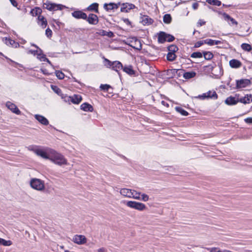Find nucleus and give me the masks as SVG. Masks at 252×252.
Segmentation results:
<instances>
[{
  "mask_svg": "<svg viewBox=\"0 0 252 252\" xmlns=\"http://www.w3.org/2000/svg\"><path fill=\"white\" fill-rule=\"evenodd\" d=\"M50 161L59 165L67 164V160L60 153H57L54 150H52L50 159Z\"/></svg>",
  "mask_w": 252,
  "mask_h": 252,
  "instance_id": "f257e3e1",
  "label": "nucleus"
},
{
  "mask_svg": "<svg viewBox=\"0 0 252 252\" xmlns=\"http://www.w3.org/2000/svg\"><path fill=\"white\" fill-rule=\"evenodd\" d=\"M30 184L32 188L39 191H44L45 188L44 182L39 179L32 178Z\"/></svg>",
  "mask_w": 252,
  "mask_h": 252,
  "instance_id": "f03ea898",
  "label": "nucleus"
},
{
  "mask_svg": "<svg viewBox=\"0 0 252 252\" xmlns=\"http://www.w3.org/2000/svg\"><path fill=\"white\" fill-rule=\"evenodd\" d=\"M52 150L49 148H39L38 149L35 150V154L44 159H50Z\"/></svg>",
  "mask_w": 252,
  "mask_h": 252,
  "instance_id": "7ed1b4c3",
  "label": "nucleus"
},
{
  "mask_svg": "<svg viewBox=\"0 0 252 252\" xmlns=\"http://www.w3.org/2000/svg\"><path fill=\"white\" fill-rule=\"evenodd\" d=\"M43 7L49 11L62 10L63 8H65V6L62 4L51 3L48 1H46L43 3Z\"/></svg>",
  "mask_w": 252,
  "mask_h": 252,
  "instance_id": "20e7f679",
  "label": "nucleus"
},
{
  "mask_svg": "<svg viewBox=\"0 0 252 252\" xmlns=\"http://www.w3.org/2000/svg\"><path fill=\"white\" fill-rule=\"evenodd\" d=\"M126 205L129 208L140 211L145 210L147 208L144 204L134 201H128L126 202Z\"/></svg>",
  "mask_w": 252,
  "mask_h": 252,
  "instance_id": "39448f33",
  "label": "nucleus"
},
{
  "mask_svg": "<svg viewBox=\"0 0 252 252\" xmlns=\"http://www.w3.org/2000/svg\"><path fill=\"white\" fill-rule=\"evenodd\" d=\"M175 38L173 36L166 34L165 32H161L158 37V41L160 43H163L165 41L171 42L174 40Z\"/></svg>",
  "mask_w": 252,
  "mask_h": 252,
  "instance_id": "423d86ee",
  "label": "nucleus"
},
{
  "mask_svg": "<svg viewBox=\"0 0 252 252\" xmlns=\"http://www.w3.org/2000/svg\"><path fill=\"white\" fill-rule=\"evenodd\" d=\"M72 241L78 245H82L86 243L87 239L84 235H76L73 237Z\"/></svg>",
  "mask_w": 252,
  "mask_h": 252,
  "instance_id": "0eeeda50",
  "label": "nucleus"
},
{
  "mask_svg": "<svg viewBox=\"0 0 252 252\" xmlns=\"http://www.w3.org/2000/svg\"><path fill=\"white\" fill-rule=\"evenodd\" d=\"M251 81L247 79H243L236 81V87L239 89L244 88L251 84Z\"/></svg>",
  "mask_w": 252,
  "mask_h": 252,
  "instance_id": "6e6552de",
  "label": "nucleus"
},
{
  "mask_svg": "<svg viewBox=\"0 0 252 252\" xmlns=\"http://www.w3.org/2000/svg\"><path fill=\"white\" fill-rule=\"evenodd\" d=\"M129 45L138 50H140L142 49V44L140 41L135 37L132 38Z\"/></svg>",
  "mask_w": 252,
  "mask_h": 252,
  "instance_id": "1a4fd4ad",
  "label": "nucleus"
},
{
  "mask_svg": "<svg viewBox=\"0 0 252 252\" xmlns=\"http://www.w3.org/2000/svg\"><path fill=\"white\" fill-rule=\"evenodd\" d=\"M121 6V11L126 13L129 12L130 10L135 7L134 4L129 3H124L122 4Z\"/></svg>",
  "mask_w": 252,
  "mask_h": 252,
  "instance_id": "9d476101",
  "label": "nucleus"
},
{
  "mask_svg": "<svg viewBox=\"0 0 252 252\" xmlns=\"http://www.w3.org/2000/svg\"><path fill=\"white\" fill-rule=\"evenodd\" d=\"M6 106L10 109L13 113L19 115L21 113V111L18 108V107L16 106L14 103H11V102H7L6 103Z\"/></svg>",
  "mask_w": 252,
  "mask_h": 252,
  "instance_id": "9b49d317",
  "label": "nucleus"
},
{
  "mask_svg": "<svg viewBox=\"0 0 252 252\" xmlns=\"http://www.w3.org/2000/svg\"><path fill=\"white\" fill-rule=\"evenodd\" d=\"M72 15L76 19H87V14L81 11H75L72 13Z\"/></svg>",
  "mask_w": 252,
  "mask_h": 252,
  "instance_id": "f8f14e48",
  "label": "nucleus"
},
{
  "mask_svg": "<svg viewBox=\"0 0 252 252\" xmlns=\"http://www.w3.org/2000/svg\"><path fill=\"white\" fill-rule=\"evenodd\" d=\"M87 19L89 23L92 25L96 24L98 21L97 16L94 14H89V17Z\"/></svg>",
  "mask_w": 252,
  "mask_h": 252,
  "instance_id": "ddd939ff",
  "label": "nucleus"
},
{
  "mask_svg": "<svg viewBox=\"0 0 252 252\" xmlns=\"http://www.w3.org/2000/svg\"><path fill=\"white\" fill-rule=\"evenodd\" d=\"M131 189H122L120 190V194L126 197L131 198V195L132 194Z\"/></svg>",
  "mask_w": 252,
  "mask_h": 252,
  "instance_id": "4468645a",
  "label": "nucleus"
},
{
  "mask_svg": "<svg viewBox=\"0 0 252 252\" xmlns=\"http://www.w3.org/2000/svg\"><path fill=\"white\" fill-rule=\"evenodd\" d=\"M34 117L39 123L42 125H48L49 124L48 120L42 115L36 114L35 115Z\"/></svg>",
  "mask_w": 252,
  "mask_h": 252,
  "instance_id": "2eb2a0df",
  "label": "nucleus"
},
{
  "mask_svg": "<svg viewBox=\"0 0 252 252\" xmlns=\"http://www.w3.org/2000/svg\"><path fill=\"white\" fill-rule=\"evenodd\" d=\"M229 65L232 68H237L241 66L242 63L237 60L232 59L229 61Z\"/></svg>",
  "mask_w": 252,
  "mask_h": 252,
  "instance_id": "dca6fc26",
  "label": "nucleus"
},
{
  "mask_svg": "<svg viewBox=\"0 0 252 252\" xmlns=\"http://www.w3.org/2000/svg\"><path fill=\"white\" fill-rule=\"evenodd\" d=\"M80 107L82 110L86 112H93L94 110L93 106L88 103H84L82 104Z\"/></svg>",
  "mask_w": 252,
  "mask_h": 252,
  "instance_id": "f3484780",
  "label": "nucleus"
},
{
  "mask_svg": "<svg viewBox=\"0 0 252 252\" xmlns=\"http://www.w3.org/2000/svg\"><path fill=\"white\" fill-rule=\"evenodd\" d=\"M239 101L238 98L236 99L232 96L227 97L225 100V103L227 105H235Z\"/></svg>",
  "mask_w": 252,
  "mask_h": 252,
  "instance_id": "a211bd4d",
  "label": "nucleus"
},
{
  "mask_svg": "<svg viewBox=\"0 0 252 252\" xmlns=\"http://www.w3.org/2000/svg\"><path fill=\"white\" fill-rule=\"evenodd\" d=\"M222 16L223 17L224 19L228 22L230 21L231 22V25H236L237 26L238 24V23L233 18L231 17L229 15L225 13H223L222 14Z\"/></svg>",
  "mask_w": 252,
  "mask_h": 252,
  "instance_id": "6ab92c4d",
  "label": "nucleus"
},
{
  "mask_svg": "<svg viewBox=\"0 0 252 252\" xmlns=\"http://www.w3.org/2000/svg\"><path fill=\"white\" fill-rule=\"evenodd\" d=\"M239 101L244 104L249 103L250 102L252 101V95L247 94L245 97L240 98Z\"/></svg>",
  "mask_w": 252,
  "mask_h": 252,
  "instance_id": "aec40b11",
  "label": "nucleus"
},
{
  "mask_svg": "<svg viewBox=\"0 0 252 252\" xmlns=\"http://www.w3.org/2000/svg\"><path fill=\"white\" fill-rule=\"evenodd\" d=\"M4 42L7 45H11V46L17 48L19 46V44L18 43L16 42L14 40H12L10 38H5L4 39Z\"/></svg>",
  "mask_w": 252,
  "mask_h": 252,
  "instance_id": "412c9836",
  "label": "nucleus"
},
{
  "mask_svg": "<svg viewBox=\"0 0 252 252\" xmlns=\"http://www.w3.org/2000/svg\"><path fill=\"white\" fill-rule=\"evenodd\" d=\"M112 69L116 71H118L123 68L122 64L119 61L113 62Z\"/></svg>",
  "mask_w": 252,
  "mask_h": 252,
  "instance_id": "4be33fe9",
  "label": "nucleus"
},
{
  "mask_svg": "<svg viewBox=\"0 0 252 252\" xmlns=\"http://www.w3.org/2000/svg\"><path fill=\"white\" fill-rule=\"evenodd\" d=\"M38 24L42 26L43 28H45L47 24L46 19L43 16L39 15L38 17Z\"/></svg>",
  "mask_w": 252,
  "mask_h": 252,
  "instance_id": "5701e85b",
  "label": "nucleus"
},
{
  "mask_svg": "<svg viewBox=\"0 0 252 252\" xmlns=\"http://www.w3.org/2000/svg\"><path fill=\"white\" fill-rule=\"evenodd\" d=\"M153 22V20L148 16L144 15L142 17L141 23L143 25H150Z\"/></svg>",
  "mask_w": 252,
  "mask_h": 252,
  "instance_id": "b1692460",
  "label": "nucleus"
},
{
  "mask_svg": "<svg viewBox=\"0 0 252 252\" xmlns=\"http://www.w3.org/2000/svg\"><path fill=\"white\" fill-rule=\"evenodd\" d=\"M100 35L102 36H107L109 37H113L114 36V34L112 32H107L104 30H100L98 32H97Z\"/></svg>",
  "mask_w": 252,
  "mask_h": 252,
  "instance_id": "393cba45",
  "label": "nucleus"
},
{
  "mask_svg": "<svg viewBox=\"0 0 252 252\" xmlns=\"http://www.w3.org/2000/svg\"><path fill=\"white\" fill-rule=\"evenodd\" d=\"M82 100V97L80 95L74 94L71 97V101L74 104H78Z\"/></svg>",
  "mask_w": 252,
  "mask_h": 252,
  "instance_id": "a878e982",
  "label": "nucleus"
},
{
  "mask_svg": "<svg viewBox=\"0 0 252 252\" xmlns=\"http://www.w3.org/2000/svg\"><path fill=\"white\" fill-rule=\"evenodd\" d=\"M196 75V73L194 71H190L185 72L183 74V77L186 79H189L193 78Z\"/></svg>",
  "mask_w": 252,
  "mask_h": 252,
  "instance_id": "bb28decb",
  "label": "nucleus"
},
{
  "mask_svg": "<svg viewBox=\"0 0 252 252\" xmlns=\"http://www.w3.org/2000/svg\"><path fill=\"white\" fill-rule=\"evenodd\" d=\"M98 4L97 3H93L88 7L87 10L88 11H94L95 12H98Z\"/></svg>",
  "mask_w": 252,
  "mask_h": 252,
  "instance_id": "cd10ccee",
  "label": "nucleus"
},
{
  "mask_svg": "<svg viewBox=\"0 0 252 252\" xmlns=\"http://www.w3.org/2000/svg\"><path fill=\"white\" fill-rule=\"evenodd\" d=\"M203 56L204 59L206 60H210L212 59L214 55L211 52L209 51H203Z\"/></svg>",
  "mask_w": 252,
  "mask_h": 252,
  "instance_id": "c85d7f7f",
  "label": "nucleus"
},
{
  "mask_svg": "<svg viewBox=\"0 0 252 252\" xmlns=\"http://www.w3.org/2000/svg\"><path fill=\"white\" fill-rule=\"evenodd\" d=\"M39 52L40 53H38V54H37V58L40 60L41 61H46L48 63H51L49 61V60L46 58V57L45 56V55H43V54H41V53L42 52V51L41 49H39Z\"/></svg>",
  "mask_w": 252,
  "mask_h": 252,
  "instance_id": "c756f323",
  "label": "nucleus"
},
{
  "mask_svg": "<svg viewBox=\"0 0 252 252\" xmlns=\"http://www.w3.org/2000/svg\"><path fill=\"white\" fill-rule=\"evenodd\" d=\"M12 243L10 240H6L2 238H0V245L4 246H10L12 245Z\"/></svg>",
  "mask_w": 252,
  "mask_h": 252,
  "instance_id": "7c9ffc66",
  "label": "nucleus"
},
{
  "mask_svg": "<svg viewBox=\"0 0 252 252\" xmlns=\"http://www.w3.org/2000/svg\"><path fill=\"white\" fill-rule=\"evenodd\" d=\"M132 194L131 195V196H131V198H133L135 199H137V200H140V194H141V192H138L135 190H132Z\"/></svg>",
  "mask_w": 252,
  "mask_h": 252,
  "instance_id": "2f4dec72",
  "label": "nucleus"
},
{
  "mask_svg": "<svg viewBox=\"0 0 252 252\" xmlns=\"http://www.w3.org/2000/svg\"><path fill=\"white\" fill-rule=\"evenodd\" d=\"M203 57V52H195L190 55L191 58H201Z\"/></svg>",
  "mask_w": 252,
  "mask_h": 252,
  "instance_id": "473e14b6",
  "label": "nucleus"
},
{
  "mask_svg": "<svg viewBox=\"0 0 252 252\" xmlns=\"http://www.w3.org/2000/svg\"><path fill=\"white\" fill-rule=\"evenodd\" d=\"M241 48L245 51H251L252 50V48L249 44L248 43H243L241 45Z\"/></svg>",
  "mask_w": 252,
  "mask_h": 252,
  "instance_id": "72a5a7b5",
  "label": "nucleus"
},
{
  "mask_svg": "<svg viewBox=\"0 0 252 252\" xmlns=\"http://www.w3.org/2000/svg\"><path fill=\"white\" fill-rule=\"evenodd\" d=\"M123 70L129 75H133L134 74V71L132 69L131 66L125 67Z\"/></svg>",
  "mask_w": 252,
  "mask_h": 252,
  "instance_id": "f704fd0d",
  "label": "nucleus"
},
{
  "mask_svg": "<svg viewBox=\"0 0 252 252\" xmlns=\"http://www.w3.org/2000/svg\"><path fill=\"white\" fill-rule=\"evenodd\" d=\"M51 88L53 91L58 94L59 95L61 96L63 93H62L61 90L56 86L52 85Z\"/></svg>",
  "mask_w": 252,
  "mask_h": 252,
  "instance_id": "c9c22d12",
  "label": "nucleus"
},
{
  "mask_svg": "<svg viewBox=\"0 0 252 252\" xmlns=\"http://www.w3.org/2000/svg\"><path fill=\"white\" fill-rule=\"evenodd\" d=\"M206 94L207 98H217L218 95L215 91H209Z\"/></svg>",
  "mask_w": 252,
  "mask_h": 252,
  "instance_id": "e433bc0d",
  "label": "nucleus"
},
{
  "mask_svg": "<svg viewBox=\"0 0 252 252\" xmlns=\"http://www.w3.org/2000/svg\"><path fill=\"white\" fill-rule=\"evenodd\" d=\"M171 15L169 14H166L163 16V22L166 24H169L171 21Z\"/></svg>",
  "mask_w": 252,
  "mask_h": 252,
  "instance_id": "4c0bfd02",
  "label": "nucleus"
},
{
  "mask_svg": "<svg viewBox=\"0 0 252 252\" xmlns=\"http://www.w3.org/2000/svg\"><path fill=\"white\" fill-rule=\"evenodd\" d=\"M208 3L214 5L220 6L221 5V1L219 0H207Z\"/></svg>",
  "mask_w": 252,
  "mask_h": 252,
  "instance_id": "58836bf2",
  "label": "nucleus"
},
{
  "mask_svg": "<svg viewBox=\"0 0 252 252\" xmlns=\"http://www.w3.org/2000/svg\"><path fill=\"white\" fill-rule=\"evenodd\" d=\"M176 57L175 53H168L167 55V59L169 61H174Z\"/></svg>",
  "mask_w": 252,
  "mask_h": 252,
  "instance_id": "ea45409f",
  "label": "nucleus"
},
{
  "mask_svg": "<svg viewBox=\"0 0 252 252\" xmlns=\"http://www.w3.org/2000/svg\"><path fill=\"white\" fill-rule=\"evenodd\" d=\"M169 53H175L178 50V47L175 45H171L168 48Z\"/></svg>",
  "mask_w": 252,
  "mask_h": 252,
  "instance_id": "a19ab883",
  "label": "nucleus"
},
{
  "mask_svg": "<svg viewBox=\"0 0 252 252\" xmlns=\"http://www.w3.org/2000/svg\"><path fill=\"white\" fill-rule=\"evenodd\" d=\"M205 249L209 251V252H222V251H221L220 248L217 247L205 248Z\"/></svg>",
  "mask_w": 252,
  "mask_h": 252,
  "instance_id": "79ce46f5",
  "label": "nucleus"
},
{
  "mask_svg": "<svg viewBox=\"0 0 252 252\" xmlns=\"http://www.w3.org/2000/svg\"><path fill=\"white\" fill-rule=\"evenodd\" d=\"M100 88L101 90L107 92L109 89L111 88V87L108 84H101L100 86Z\"/></svg>",
  "mask_w": 252,
  "mask_h": 252,
  "instance_id": "37998d69",
  "label": "nucleus"
},
{
  "mask_svg": "<svg viewBox=\"0 0 252 252\" xmlns=\"http://www.w3.org/2000/svg\"><path fill=\"white\" fill-rule=\"evenodd\" d=\"M104 8L107 11L114 9V7L112 6V2L109 3L108 4L105 3L104 4Z\"/></svg>",
  "mask_w": 252,
  "mask_h": 252,
  "instance_id": "c03bdc74",
  "label": "nucleus"
},
{
  "mask_svg": "<svg viewBox=\"0 0 252 252\" xmlns=\"http://www.w3.org/2000/svg\"><path fill=\"white\" fill-rule=\"evenodd\" d=\"M176 110L183 116H187L188 115V113L181 107H176Z\"/></svg>",
  "mask_w": 252,
  "mask_h": 252,
  "instance_id": "a18cd8bd",
  "label": "nucleus"
},
{
  "mask_svg": "<svg viewBox=\"0 0 252 252\" xmlns=\"http://www.w3.org/2000/svg\"><path fill=\"white\" fill-rule=\"evenodd\" d=\"M56 76L59 79H63L64 77V74L60 71H56L55 72Z\"/></svg>",
  "mask_w": 252,
  "mask_h": 252,
  "instance_id": "49530a36",
  "label": "nucleus"
},
{
  "mask_svg": "<svg viewBox=\"0 0 252 252\" xmlns=\"http://www.w3.org/2000/svg\"><path fill=\"white\" fill-rule=\"evenodd\" d=\"M104 62H105V65L107 67H108V68L112 67L113 62H111L110 61H109V60H108L106 58H104Z\"/></svg>",
  "mask_w": 252,
  "mask_h": 252,
  "instance_id": "de8ad7c7",
  "label": "nucleus"
},
{
  "mask_svg": "<svg viewBox=\"0 0 252 252\" xmlns=\"http://www.w3.org/2000/svg\"><path fill=\"white\" fill-rule=\"evenodd\" d=\"M62 99H63L64 101L65 102H69L70 100H71V97L68 96L67 95L62 94L61 96Z\"/></svg>",
  "mask_w": 252,
  "mask_h": 252,
  "instance_id": "09e8293b",
  "label": "nucleus"
},
{
  "mask_svg": "<svg viewBox=\"0 0 252 252\" xmlns=\"http://www.w3.org/2000/svg\"><path fill=\"white\" fill-rule=\"evenodd\" d=\"M140 195H141V197H140V200H141L143 201H145V202L148 201L149 197L148 195H147L146 194H145V193H141Z\"/></svg>",
  "mask_w": 252,
  "mask_h": 252,
  "instance_id": "8fccbe9b",
  "label": "nucleus"
},
{
  "mask_svg": "<svg viewBox=\"0 0 252 252\" xmlns=\"http://www.w3.org/2000/svg\"><path fill=\"white\" fill-rule=\"evenodd\" d=\"M205 44H208L210 46L214 45V40L211 39H206L204 40Z\"/></svg>",
  "mask_w": 252,
  "mask_h": 252,
  "instance_id": "3c124183",
  "label": "nucleus"
},
{
  "mask_svg": "<svg viewBox=\"0 0 252 252\" xmlns=\"http://www.w3.org/2000/svg\"><path fill=\"white\" fill-rule=\"evenodd\" d=\"M40 11L41 10L39 8H35V9H32L31 11V13L33 15H34V14H35V15H37L38 13L40 12Z\"/></svg>",
  "mask_w": 252,
  "mask_h": 252,
  "instance_id": "603ef678",
  "label": "nucleus"
},
{
  "mask_svg": "<svg viewBox=\"0 0 252 252\" xmlns=\"http://www.w3.org/2000/svg\"><path fill=\"white\" fill-rule=\"evenodd\" d=\"M27 148L29 150L33 151L35 153V150L38 149L39 148L36 146H30Z\"/></svg>",
  "mask_w": 252,
  "mask_h": 252,
  "instance_id": "864d4df0",
  "label": "nucleus"
},
{
  "mask_svg": "<svg viewBox=\"0 0 252 252\" xmlns=\"http://www.w3.org/2000/svg\"><path fill=\"white\" fill-rule=\"evenodd\" d=\"M204 44H205V43L204 42V40L199 41H197L195 44L194 47L196 48H198Z\"/></svg>",
  "mask_w": 252,
  "mask_h": 252,
  "instance_id": "5fc2aeb1",
  "label": "nucleus"
},
{
  "mask_svg": "<svg viewBox=\"0 0 252 252\" xmlns=\"http://www.w3.org/2000/svg\"><path fill=\"white\" fill-rule=\"evenodd\" d=\"M205 23H206L205 21H203V20L199 19L197 23V26L198 27H200V26H202L205 25Z\"/></svg>",
  "mask_w": 252,
  "mask_h": 252,
  "instance_id": "6e6d98bb",
  "label": "nucleus"
},
{
  "mask_svg": "<svg viewBox=\"0 0 252 252\" xmlns=\"http://www.w3.org/2000/svg\"><path fill=\"white\" fill-rule=\"evenodd\" d=\"M52 32L49 28H48L46 30V35H47V37H51L52 35Z\"/></svg>",
  "mask_w": 252,
  "mask_h": 252,
  "instance_id": "4d7b16f0",
  "label": "nucleus"
},
{
  "mask_svg": "<svg viewBox=\"0 0 252 252\" xmlns=\"http://www.w3.org/2000/svg\"><path fill=\"white\" fill-rule=\"evenodd\" d=\"M39 52V50L38 51V50H29V51L28 52V54H33L34 55H37L38 54Z\"/></svg>",
  "mask_w": 252,
  "mask_h": 252,
  "instance_id": "13d9d810",
  "label": "nucleus"
},
{
  "mask_svg": "<svg viewBox=\"0 0 252 252\" xmlns=\"http://www.w3.org/2000/svg\"><path fill=\"white\" fill-rule=\"evenodd\" d=\"M122 5L120 2L117 3H112V6L114 7V9H117L118 8L120 5Z\"/></svg>",
  "mask_w": 252,
  "mask_h": 252,
  "instance_id": "bf43d9fd",
  "label": "nucleus"
},
{
  "mask_svg": "<svg viewBox=\"0 0 252 252\" xmlns=\"http://www.w3.org/2000/svg\"><path fill=\"white\" fill-rule=\"evenodd\" d=\"M245 122L248 124H252V118L249 117L245 119Z\"/></svg>",
  "mask_w": 252,
  "mask_h": 252,
  "instance_id": "052dcab7",
  "label": "nucleus"
},
{
  "mask_svg": "<svg viewBox=\"0 0 252 252\" xmlns=\"http://www.w3.org/2000/svg\"><path fill=\"white\" fill-rule=\"evenodd\" d=\"M198 98H201L202 99H204L206 98H207V94L204 93L202 95H199L197 96Z\"/></svg>",
  "mask_w": 252,
  "mask_h": 252,
  "instance_id": "680f3d73",
  "label": "nucleus"
},
{
  "mask_svg": "<svg viewBox=\"0 0 252 252\" xmlns=\"http://www.w3.org/2000/svg\"><path fill=\"white\" fill-rule=\"evenodd\" d=\"M198 6H199V4L197 2H194L192 4V7L194 10H196L198 8Z\"/></svg>",
  "mask_w": 252,
  "mask_h": 252,
  "instance_id": "e2e57ef3",
  "label": "nucleus"
},
{
  "mask_svg": "<svg viewBox=\"0 0 252 252\" xmlns=\"http://www.w3.org/2000/svg\"><path fill=\"white\" fill-rule=\"evenodd\" d=\"M11 4L15 7L17 6V2L15 0H10Z\"/></svg>",
  "mask_w": 252,
  "mask_h": 252,
  "instance_id": "0e129e2a",
  "label": "nucleus"
},
{
  "mask_svg": "<svg viewBox=\"0 0 252 252\" xmlns=\"http://www.w3.org/2000/svg\"><path fill=\"white\" fill-rule=\"evenodd\" d=\"M97 252H106V250L104 248H102L98 249Z\"/></svg>",
  "mask_w": 252,
  "mask_h": 252,
  "instance_id": "69168bd1",
  "label": "nucleus"
},
{
  "mask_svg": "<svg viewBox=\"0 0 252 252\" xmlns=\"http://www.w3.org/2000/svg\"><path fill=\"white\" fill-rule=\"evenodd\" d=\"M124 22L126 24V25H130L131 23L129 21V20L128 19H124Z\"/></svg>",
  "mask_w": 252,
  "mask_h": 252,
  "instance_id": "338daca9",
  "label": "nucleus"
},
{
  "mask_svg": "<svg viewBox=\"0 0 252 252\" xmlns=\"http://www.w3.org/2000/svg\"><path fill=\"white\" fill-rule=\"evenodd\" d=\"M221 43V41L220 40H214V45H218L219 44Z\"/></svg>",
  "mask_w": 252,
  "mask_h": 252,
  "instance_id": "774afa93",
  "label": "nucleus"
}]
</instances>
